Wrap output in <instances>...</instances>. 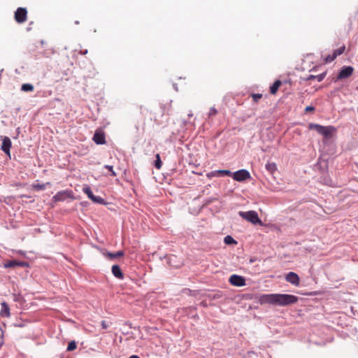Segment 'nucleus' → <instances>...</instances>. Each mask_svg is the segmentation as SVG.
<instances>
[{"label": "nucleus", "mask_w": 358, "mask_h": 358, "mask_svg": "<svg viewBox=\"0 0 358 358\" xmlns=\"http://www.w3.org/2000/svg\"><path fill=\"white\" fill-rule=\"evenodd\" d=\"M336 58V56L333 53L332 55H327L324 58V61L326 63H330V62H333Z\"/></svg>", "instance_id": "bb28decb"}, {"label": "nucleus", "mask_w": 358, "mask_h": 358, "mask_svg": "<svg viewBox=\"0 0 358 358\" xmlns=\"http://www.w3.org/2000/svg\"><path fill=\"white\" fill-rule=\"evenodd\" d=\"M104 168L107 169L110 171L111 176L115 177L117 176L116 173L113 170V166L105 165Z\"/></svg>", "instance_id": "cd10ccee"}, {"label": "nucleus", "mask_w": 358, "mask_h": 358, "mask_svg": "<svg viewBox=\"0 0 358 358\" xmlns=\"http://www.w3.org/2000/svg\"><path fill=\"white\" fill-rule=\"evenodd\" d=\"M224 241L227 245L236 244V241L231 236H227L224 238Z\"/></svg>", "instance_id": "4be33fe9"}, {"label": "nucleus", "mask_w": 358, "mask_h": 358, "mask_svg": "<svg viewBox=\"0 0 358 358\" xmlns=\"http://www.w3.org/2000/svg\"><path fill=\"white\" fill-rule=\"evenodd\" d=\"M299 297L288 294H268L259 296L260 304L269 303L275 306H285L297 303Z\"/></svg>", "instance_id": "f257e3e1"}, {"label": "nucleus", "mask_w": 358, "mask_h": 358, "mask_svg": "<svg viewBox=\"0 0 358 358\" xmlns=\"http://www.w3.org/2000/svg\"><path fill=\"white\" fill-rule=\"evenodd\" d=\"M266 169L270 173H273L277 169V166L274 162H268L266 164Z\"/></svg>", "instance_id": "a211bd4d"}, {"label": "nucleus", "mask_w": 358, "mask_h": 358, "mask_svg": "<svg viewBox=\"0 0 358 358\" xmlns=\"http://www.w3.org/2000/svg\"><path fill=\"white\" fill-rule=\"evenodd\" d=\"M162 162L161 161L160 155H159V154H157V155H156V160L155 162V166L157 169H160L161 167H162Z\"/></svg>", "instance_id": "412c9836"}, {"label": "nucleus", "mask_w": 358, "mask_h": 358, "mask_svg": "<svg viewBox=\"0 0 358 358\" xmlns=\"http://www.w3.org/2000/svg\"><path fill=\"white\" fill-rule=\"evenodd\" d=\"M1 311H0L1 316L4 317H9L10 315V308H9V306L7 304V303L3 302V303H1Z\"/></svg>", "instance_id": "ddd939ff"}, {"label": "nucleus", "mask_w": 358, "mask_h": 358, "mask_svg": "<svg viewBox=\"0 0 358 358\" xmlns=\"http://www.w3.org/2000/svg\"><path fill=\"white\" fill-rule=\"evenodd\" d=\"M141 113L144 115V110H141Z\"/></svg>", "instance_id": "c9c22d12"}, {"label": "nucleus", "mask_w": 358, "mask_h": 358, "mask_svg": "<svg viewBox=\"0 0 358 358\" xmlns=\"http://www.w3.org/2000/svg\"><path fill=\"white\" fill-rule=\"evenodd\" d=\"M12 146V143L10 139L7 137L4 136L2 141L1 145V150L9 157L10 156V148Z\"/></svg>", "instance_id": "9b49d317"}, {"label": "nucleus", "mask_w": 358, "mask_h": 358, "mask_svg": "<svg viewBox=\"0 0 358 358\" xmlns=\"http://www.w3.org/2000/svg\"><path fill=\"white\" fill-rule=\"evenodd\" d=\"M239 215L247 221L255 224H262L261 220L259 218L258 214L256 211L250 210L247 212H239Z\"/></svg>", "instance_id": "7ed1b4c3"}, {"label": "nucleus", "mask_w": 358, "mask_h": 358, "mask_svg": "<svg viewBox=\"0 0 358 358\" xmlns=\"http://www.w3.org/2000/svg\"><path fill=\"white\" fill-rule=\"evenodd\" d=\"M129 358H140V357L137 355H131V357H129Z\"/></svg>", "instance_id": "72a5a7b5"}, {"label": "nucleus", "mask_w": 358, "mask_h": 358, "mask_svg": "<svg viewBox=\"0 0 358 358\" xmlns=\"http://www.w3.org/2000/svg\"><path fill=\"white\" fill-rule=\"evenodd\" d=\"M3 332L2 331H0V338H3Z\"/></svg>", "instance_id": "f704fd0d"}, {"label": "nucleus", "mask_w": 358, "mask_h": 358, "mask_svg": "<svg viewBox=\"0 0 358 358\" xmlns=\"http://www.w3.org/2000/svg\"><path fill=\"white\" fill-rule=\"evenodd\" d=\"M233 178L238 182L244 181L250 178V173L245 169H241L233 173Z\"/></svg>", "instance_id": "39448f33"}, {"label": "nucleus", "mask_w": 358, "mask_h": 358, "mask_svg": "<svg viewBox=\"0 0 358 358\" xmlns=\"http://www.w3.org/2000/svg\"><path fill=\"white\" fill-rule=\"evenodd\" d=\"M217 113V110H216V108L214 107H212L210 109L208 115H209V116H212V115H215Z\"/></svg>", "instance_id": "c756f323"}, {"label": "nucleus", "mask_w": 358, "mask_h": 358, "mask_svg": "<svg viewBox=\"0 0 358 358\" xmlns=\"http://www.w3.org/2000/svg\"><path fill=\"white\" fill-rule=\"evenodd\" d=\"M27 11L24 8H18L15 12V20L19 23L22 24L27 20Z\"/></svg>", "instance_id": "20e7f679"}, {"label": "nucleus", "mask_w": 358, "mask_h": 358, "mask_svg": "<svg viewBox=\"0 0 358 358\" xmlns=\"http://www.w3.org/2000/svg\"><path fill=\"white\" fill-rule=\"evenodd\" d=\"M217 173H218L219 176H231L232 175V173L229 170H218V171H217Z\"/></svg>", "instance_id": "393cba45"}, {"label": "nucleus", "mask_w": 358, "mask_h": 358, "mask_svg": "<svg viewBox=\"0 0 358 358\" xmlns=\"http://www.w3.org/2000/svg\"><path fill=\"white\" fill-rule=\"evenodd\" d=\"M325 76H326V73H322L317 76L310 75L306 78V80H312L316 79L318 82H321L322 80H323V79L325 78Z\"/></svg>", "instance_id": "f3484780"}, {"label": "nucleus", "mask_w": 358, "mask_h": 358, "mask_svg": "<svg viewBox=\"0 0 358 358\" xmlns=\"http://www.w3.org/2000/svg\"><path fill=\"white\" fill-rule=\"evenodd\" d=\"M315 110L314 107L313 106H307L305 109V110L306 112H309V111H313Z\"/></svg>", "instance_id": "473e14b6"}, {"label": "nucleus", "mask_w": 358, "mask_h": 358, "mask_svg": "<svg viewBox=\"0 0 358 358\" xmlns=\"http://www.w3.org/2000/svg\"><path fill=\"white\" fill-rule=\"evenodd\" d=\"M68 196H69V194L66 191H60L58 192L52 198L53 201L55 202L62 201L65 200Z\"/></svg>", "instance_id": "f8f14e48"}, {"label": "nucleus", "mask_w": 358, "mask_h": 358, "mask_svg": "<svg viewBox=\"0 0 358 358\" xmlns=\"http://www.w3.org/2000/svg\"><path fill=\"white\" fill-rule=\"evenodd\" d=\"M212 176L219 177V175H218V173H217V171H212L208 174V177H212Z\"/></svg>", "instance_id": "7c9ffc66"}, {"label": "nucleus", "mask_w": 358, "mask_h": 358, "mask_svg": "<svg viewBox=\"0 0 358 358\" xmlns=\"http://www.w3.org/2000/svg\"><path fill=\"white\" fill-rule=\"evenodd\" d=\"M83 191L85 194L87 195L88 198L90 199L94 203L100 204L104 203V199L100 196H94L91 188L89 186L84 187Z\"/></svg>", "instance_id": "0eeeda50"}, {"label": "nucleus", "mask_w": 358, "mask_h": 358, "mask_svg": "<svg viewBox=\"0 0 358 358\" xmlns=\"http://www.w3.org/2000/svg\"><path fill=\"white\" fill-rule=\"evenodd\" d=\"M285 280L290 282L291 284L295 285V286H298L299 285V282H300V279H299V275L294 273V272H289L286 276H285Z\"/></svg>", "instance_id": "9d476101"}, {"label": "nucleus", "mask_w": 358, "mask_h": 358, "mask_svg": "<svg viewBox=\"0 0 358 358\" xmlns=\"http://www.w3.org/2000/svg\"><path fill=\"white\" fill-rule=\"evenodd\" d=\"M92 139L97 145L106 143L105 134L101 129L96 130Z\"/></svg>", "instance_id": "1a4fd4ad"}, {"label": "nucleus", "mask_w": 358, "mask_h": 358, "mask_svg": "<svg viewBox=\"0 0 358 358\" xmlns=\"http://www.w3.org/2000/svg\"><path fill=\"white\" fill-rule=\"evenodd\" d=\"M124 255V252L122 251H117V252L115 253H110V252H108V256L110 258V259H113V258H117L119 257H122Z\"/></svg>", "instance_id": "5701e85b"}, {"label": "nucleus", "mask_w": 358, "mask_h": 358, "mask_svg": "<svg viewBox=\"0 0 358 358\" xmlns=\"http://www.w3.org/2000/svg\"><path fill=\"white\" fill-rule=\"evenodd\" d=\"M281 81L278 80L274 82L272 86L270 87V92L271 94H275L278 92L280 86L281 85Z\"/></svg>", "instance_id": "dca6fc26"}, {"label": "nucleus", "mask_w": 358, "mask_h": 358, "mask_svg": "<svg viewBox=\"0 0 358 358\" xmlns=\"http://www.w3.org/2000/svg\"><path fill=\"white\" fill-rule=\"evenodd\" d=\"M357 90H358V87H357Z\"/></svg>", "instance_id": "e433bc0d"}, {"label": "nucleus", "mask_w": 358, "mask_h": 358, "mask_svg": "<svg viewBox=\"0 0 358 358\" xmlns=\"http://www.w3.org/2000/svg\"><path fill=\"white\" fill-rule=\"evenodd\" d=\"M77 345L75 341H71L68 344L67 350L68 351H73L75 349H76Z\"/></svg>", "instance_id": "a878e982"}, {"label": "nucleus", "mask_w": 358, "mask_h": 358, "mask_svg": "<svg viewBox=\"0 0 358 358\" xmlns=\"http://www.w3.org/2000/svg\"><path fill=\"white\" fill-rule=\"evenodd\" d=\"M101 327H102V328H103V329H106L108 328V324H107L106 322V321H104V320H103V321L101 322Z\"/></svg>", "instance_id": "2f4dec72"}, {"label": "nucleus", "mask_w": 358, "mask_h": 358, "mask_svg": "<svg viewBox=\"0 0 358 358\" xmlns=\"http://www.w3.org/2000/svg\"><path fill=\"white\" fill-rule=\"evenodd\" d=\"M50 185V182H47L45 184H34L32 185V187L34 189L36 190V191H39V190H42V189H44L46 187V185Z\"/></svg>", "instance_id": "aec40b11"}, {"label": "nucleus", "mask_w": 358, "mask_h": 358, "mask_svg": "<svg viewBox=\"0 0 358 358\" xmlns=\"http://www.w3.org/2000/svg\"><path fill=\"white\" fill-rule=\"evenodd\" d=\"M345 50V46L343 45V46L340 47L338 49L335 50L333 53L336 56V57H337L338 56L342 55L344 52Z\"/></svg>", "instance_id": "b1692460"}, {"label": "nucleus", "mask_w": 358, "mask_h": 358, "mask_svg": "<svg viewBox=\"0 0 358 358\" xmlns=\"http://www.w3.org/2000/svg\"><path fill=\"white\" fill-rule=\"evenodd\" d=\"M112 273L114 276L119 279H123L124 275L121 271L120 267L118 265H113L112 266Z\"/></svg>", "instance_id": "4468645a"}, {"label": "nucleus", "mask_w": 358, "mask_h": 358, "mask_svg": "<svg viewBox=\"0 0 358 358\" xmlns=\"http://www.w3.org/2000/svg\"><path fill=\"white\" fill-rule=\"evenodd\" d=\"M21 90L24 92H32L34 91V86L31 84L25 83L22 85Z\"/></svg>", "instance_id": "6ab92c4d"}, {"label": "nucleus", "mask_w": 358, "mask_h": 358, "mask_svg": "<svg viewBox=\"0 0 358 358\" xmlns=\"http://www.w3.org/2000/svg\"><path fill=\"white\" fill-rule=\"evenodd\" d=\"M308 129L315 130L318 134L322 135L326 138H331L336 131V129L333 126H322L314 123H310L308 124Z\"/></svg>", "instance_id": "f03ea898"}, {"label": "nucleus", "mask_w": 358, "mask_h": 358, "mask_svg": "<svg viewBox=\"0 0 358 358\" xmlns=\"http://www.w3.org/2000/svg\"><path fill=\"white\" fill-rule=\"evenodd\" d=\"M354 71V69L352 66H343L341 70L340 71L337 78L338 80H342L344 78H349L350 76H352V73Z\"/></svg>", "instance_id": "6e6552de"}, {"label": "nucleus", "mask_w": 358, "mask_h": 358, "mask_svg": "<svg viewBox=\"0 0 358 358\" xmlns=\"http://www.w3.org/2000/svg\"><path fill=\"white\" fill-rule=\"evenodd\" d=\"M252 97L255 103H257L259 100L262 97V94H252Z\"/></svg>", "instance_id": "c85d7f7f"}, {"label": "nucleus", "mask_w": 358, "mask_h": 358, "mask_svg": "<svg viewBox=\"0 0 358 358\" xmlns=\"http://www.w3.org/2000/svg\"><path fill=\"white\" fill-rule=\"evenodd\" d=\"M231 285L236 287H243L245 285V279L244 277L238 275H231L229 279Z\"/></svg>", "instance_id": "423d86ee"}, {"label": "nucleus", "mask_w": 358, "mask_h": 358, "mask_svg": "<svg viewBox=\"0 0 358 358\" xmlns=\"http://www.w3.org/2000/svg\"><path fill=\"white\" fill-rule=\"evenodd\" d=\"M25 266L27 263L24 262L10 261L5 264V267L10 268L14 266Z\"/></svg>", "instance_id": "2eb2a0df"}]
</instances>
